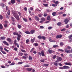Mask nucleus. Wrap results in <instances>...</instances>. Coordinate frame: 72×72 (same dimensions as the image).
Segmentation results:
<instances>
[{"label": "nucleus", "mask_w": 72, "mask_h": 72, "mask_svg": "<svg viewBox=\"0 0 72 72\" xmlns=\"http://www.w3.org/2000/svg\"><path fill=\"white\" fill-rule=\"evenodd\" d=\"M32 58L31 57L29 56V59L30 60H32Z\"/></svg>", "instance_id": "de8ad7c7"}, {"label": "nucleus", "mask_w": 72, "mask_h": 72, "mask_svg": "<svg viewBox=\"0 0 72 72\" xmlns=\"http://www.w3.org/2000/svg\"><path fill=\"white\" fill-rule=\"evenodd\" d=\"M14 44L15 45H18V43H17V40L16 39L14 41Z\"/></svg>", "instance_id": "4468645a"}, {"label": "nucleus", "mask_w": 72, "mask_h": 72, "mask_svg": "<svg viewBox=\"0 0 72 72\" xmlns=\"http://www.w3.org/2000/svg\"><path fill=\"white\" fill-rule=\"evenodd\" d=\"M43 5L44 6H47L48 5V4H43Z\"/></svg>", "instance_id": "4d7b16f0"}, {"label": "nucleus", "mask_w": 72, "mask_h": 72, "mask_svg": "<svg viewBox=\"0 0 72 72\" xmlns=\"http://www.w3.org/2000/svg\"><path fill=\"white\" fill-rule=\"evenodd\" d=\"M1 6L2 8H4L5 6V4H2Z\"/></svg>", "instance_id": "680f3d73"}, {"label": "nucleus", "mask_w": 72, "mask_h": 72, "mask_svg": "<svg viewBox=\"0 0 72 72\" xmlns=\"http://www.w3.org/2000/svg\"><path fill=\"white\" fill-rule=\"evenodd\" d=\"M35 40H36V39L35 38H33V39H31V41H32V43H33L35 41Z\"/></svg>", "instance_id": "dca6fc26"}, {"label": "nucleus", "mask_w": 72, "mask_h": 72, "mask_svg": "<svg viewBox=\"0 0 72 72\" xmlns=\"http://www.w3.org/2000/svg\"><path fill=\"white\" fill-rule=\"evenodd\" d=\"M24 67H30V66L29 65H25L24 66Z\"/></svg>", "instance_id": "bb28decb"}, {"label": "nucleus", "mask_w": 72, "mask_h": 72, "mask_svg": "<svg viewBox=\"0 0 72 72\" xmlns=\"http://www.w3.org/2000/svg\"><path fill=\"white\" fill-rule=\"evenodd\" d=\"M65 51L66 53H70L71 51L70 50H69L67 48H65L64 50Z\"/></svg>", "instance_id": "7ed1b4c3"}, {"label": "nucleus", "mask_w": 72, "mask_h": 72, "mask_svg": "<svg viewBox=\"0 0 72 72\" xmlns=\"http://www.w3.org/2000/svg\"><path fill=\"white\" fill-rule=\"evenodd\" d=\"M57 25L58 26H60L62 25V23L60 22H58L57 23Z\"/></svg>", "instance_id": "ddd939ff"}, {"label": "nucleus", "mask_w": 72, "mask_h": 72, "mask_svg": "<svg viewBox=\"0 0 72 72\" xmlns=\"http://www.w3.org/2000/svg\"><path fill=\"white\" fill-rule=\"evenodd\" d=\"M43 66H44L46 67H48V66H49V64H46L43 65Z\"/></svg>", "instance_id": "864d4df0"}, {"label": "nucleus", "mask_w": 72, "mask_h": 72, "mask_svg": "<svg viewBox=\"0 0 72 72\" xmlns=\"http://www.w3.org/2000/svg\"><path fill=\"white\" fill-rule=\"evenodd\" d=\"M42 15H43V14H38V17H40V18H41V17H42Z\"/></svg>", "instance_id": "412c9836"}, {"label": "nucleus", "mask_w": 72, "mask_h": 72, "mask_svg": "<svg viewBox=\"0 0 72 72\" xmlns=\"http://www.w3.org/2000/svg\"><path fill=\"white\" fill-rule=\"evenodd\" d=\"M46 11H47V13H49V12H51V10H50L49 9H47L46 10Z\"/></svg>", "instance_id": "ea45409f"}, {"label": "nucleus", "mask_w": 72, "mask_h": 72, "mask_svg": "<svg viewBox=\"0 0 72 72\" xmlns=\"http://www.w3.org/2000/svg\"><path fill=\"white\" fill-rule=\"evenodd\" d=\"M42 36L41 35H39L38 36V39H42Z\"/></svg>", "instance_id": "2f4dec72"}, {"label": "nucleus", "mask_w": 72, "mask_h": 72, "mask_svg": "<svg viewBox=\"0 0 72 72\" xmlns=\"http://www.w3.org/2000/svg\"><path fill=\"white\" fill-rule=\"evenodd\" d=\"M7 41H9V42H10V41H11V39L10 38H9L7 39Z\"/></svg>", "instance_id": "473e14b6"}, {"label": "nucleus", "mask_w": 72, "mask_h": 72, "mask_svg": "<svg viewBox=\"0 0 72 72\" xmlns=\"http://www.w3.org/2000/svg\"><path fill=\"white\" fill-rule=\"evenodd\" d=\"M19 33V34H20V35H22V34L23 33H22L20 31H19L18 32Z\"/></svg>", "instance_id": "e2e57ef3"}, {"label": "nucleus", "mask_w": 72, "mask_h": 72, "mask_svg": "<svg viewBox=\"0 0 72 72\" xmlns=\"http://www.w3.org/2000/svg\"><path fill=\"white\" fill-rule=\"evenodd\" d=\"M26 69L28 71H31L32 70V68H27Z\"/></svg>", "instance_id": "7c9ffc66"}, {"label": "nucleus", "mask_w": 72, "mask_h": 72, "mask_svg": "<svg viewBox=\"0 0 72 72\" xmlns=\"http://www.w3.org/2000/svg\"><path fill=\"white\" fill-rule=\"evenodd\" d=\"M18 13L19 14V15L20 17H21V16H22V14H21V13L19 12H18Z\"/></svg>", "instance_id": "e433bc0d"}, {"label": "nucleus", "mask_w": 72, "mask_h": 72, "mask_svg": "<svg viewBox=\"0 0 72 72\" xmlns=\"http://www.w3.org/2000/svg\"><path fill=\"white\" fill-rule=\"evenodd\" d=\"M57 5L56 4H53L52 5V6H54V7H55V6H57Z\"/></svg>", "instance_id": "8fccbe9b"}, {"label": "nucleus", "mask_w": 72, "mask_h": 72, "mask_svg": "<svg viewBox=\"0 0 72 72\" xmlns=\"http://www.w3.org/2000/svg\"><path fill=\"white\" fill-rule=\"evenodd\" d=\"M21 51H22V52H23L24 53H25V52H26V51L23 50L22 49L21 50Z\"/></svg>", "instance_id": "052dcab7"}, {"label": "nucleus", "mask_w": 72, "mask_h": 72, "mask_svg": "<svg viewBox=\"0 0 72 72\" xmlns=\"http://www.w3.org/2000/svg\"><path fill=\"white\" fill-rule=\"evenodd\" d=\"M15 64V63L13 62L11 64H10V66H13V65H14Z\"/></svg>", "instance_id": "37998d69"}, {"label": "nucleus", "mask_w": 72, "mask_h": 72, "mask_svg": "<svg viewBox=\"0 0 72 72\" xmlns=\"http://www.w3.org/2000/svg\"><path fill=\"white\" fill-rule=\"evenodd\" d=\"M22 63H23V62H19L18 63V64H22Z\"/></svg>", "instance_id": "09e8293b"}, {"label": "nucleus", "mask_w": 72, "mask_h": 72, "mask_svg": "<svg viewBox=\"0 0 72 72\" xmlns=\"http://www.w3.org/2000/svg\"><path fill=\"white\" fill-rule=\"evenodd\" d=\"M15 2V0H11V3L12 4H14Z\"/></svg>", "instance_id": "393cba45"}, {"label": "nucleus", "mask_w": 72, "mask_h": 72, "mask_svg": "<svg viewBox=\"0 0 72 72\" xmlns=\"http://www.w3.org/2000/svg\"><path fill=\"white\" fill-rule=\"evenodd\" d=\"M58 51H62V52H63L64 51V50H62L61 49H59L58 50Z\"/></svg>", "instance_id": "a19ab883"}, {"label": "nucleus", "mask_w": 72, "mask_h": 72, "mask_svg": "<svg viewBox=\"0 0 72 72\" xmlns=\"http://www.w3.org/2000/svg\"><path fill=\"white\" fill-rule=\"evenodd\" d=\"M3 18V15H0V19L1 20H2Z\"/></svg>", "instance_id": "58836bf2"}, {"label": "nucleus", "mask_w": 72, "mask_h": 72, "mask_svg": "<svg viewBox=\"0 0 72 72\" xmlns=\"http://www.w3.org/2000/svg\"><path fill=\"white\" fill-rule=\"evenodd\" d=\"M44 17H46L47 16V14H44L43 15Z\"/></svg>", "instance_id": "774afa93"}, {"label": "nucleus", "mask_w": 72, "mask_h": 72, "mask_svg": "<svg viewBox=\"0 0 72 72\" xmlns=\"http://www.w3.org/2000/svg\"><path fill=\"white\" fill-rule=\"evenodd\" d=\"M13 15H14V17L17 19V21H19L20 20V18H19V16L18 14H17V12H13L12 13Z\"/></svg>", "instance_id": "f257e3e1"}, {"label": "nucleus", "mask_w": 72, "mask_h": 72, "mask_svg": "<svg viewBox=\"0 0 72 72\" xmlns=\"http://www.w3.org/2000/svg\"><path fill=\"white\" fill-rule=\"evenodd\" d=\"M19 55H20L21 56H22L23 55V53H19Z\"/></svg>", "instance_id": "a18cd8bd"}, {"label": "nucleus", "mask_w": 72, "mask_h": 72, "mask_svg": "<svg viewBox=\"0 0 72 72\" xmlns=\"http://www.w3.org/2000/svg\"><path fill=\"white\" fill-rule=\"evenodd\" d=\"M62 37V35H58L56 36L57 39H60Z\"/></svg>", "instance_id": "39448f33"}, {"label": "nucleus", "mask_w": 72, "mask_h": 72, "mask_svg": "<svg viewBox=\"0 0 72 72\" xmlns=\"http://www.w3.org/2000/svg\"><path fill=\"white\" fill-rule=\"evenodd\" d=\"M34 50H35V48H33L30 51V52L31 53V52H32V51H33Z\"/></svg>", "instance_id": "69168bd1"}, {"label": "nucleus", "mask_w": 72, "mask_h": 72, "mask_svg": "<svg viewBox=\"0 0 72 72\" xmlns=\"http://www.w3.org/2000/svg\"><path fill=\"white\" fill-rule=\"evenodd\" d=\"M66 48L68 49L69 50H70V49H71V47L69 46H68L67 47V48Z\"/></svg>", "instance_id": "79ce46f5"}, {"label": "nucleus", "mask_w": 72, "mask_h": 72, "mask_svg": "<svg viewBox=\"0 0 72 72\" xmlns=\"http://www.w3.org/2000/svg\"><path fill=\"white\" fill-rule=\"evenodd\" d=\"M64 64L65 65H68V66H72V64H71V63H68V62H65L64 63Z\"/></svg>", "instance_id": "6e6552de"}, {"label": "nucleus", "mask_w": 72, "mask_h": 72, "mask_svg": "<svg viewBox=\"0 0 72 72\" xmlns=\"http://www.w3.org/2000/svg\"><path fill=\"white\" fill-rule=\"evenodd\" d=\"M4 26L5 28H6V27H7V26H8V24H6V23H4Z\"/></svg>", "instance_id": "c9c22d12"}, {"label": "nucleus", "mask_w": 72, "mask_h": 72, "mask_svg": "<svg viewBox=\"0 0 72 72\" xmlns=\"http://www.w3.org/2000/svg\"><path fill=\"white\" fill-rule=\"evenodd\" d=\"M53 27L51 26H50L48 27V30H51V29H52Z\"/></svg>", "instance_id": "c03bdc74"}, {"label": "nucleus", "mask_w": 72, "mask_h": 72, "mask_svg": "<svg viewBox=\"0 0 72 72\" xmlns=\"http://www.w3.org/2000/svg\"><path fill=\"white\" fill-rule=\"evenodd\" d=\"M35 32V30H32L30 31V33L31 34H33Z\"/></svg>", "instance_id": "1a4fd4ad"}, {"label": "nucleus", "mask_w": 72, "mask_h": 72, "mask_svg": "<svg viewBox=\"0 0 72 72\" xmlns=\"http://www.w3.org/2000/svg\"><path fill=\"white\" fill-rule=\"evenodd\" d=\"M61 31H63V32H64V31H66V29L63 28V29H62Z\"/></svg>", "instance_id": "3c124183"}, {"label": "nucleus", "mask_w": 72, "mask_h": 72, "mask_svg": "<svg viewBox=\"0 0 72 72\" xmlns=\"http://www.w3.org/2000/svg\"><path fill=\"white\" fill-rule=\"evenodd\" d=\"M54 64L55 65V66H58V64L57 63V62H54Z\"/></svg>", "instance_id": "49530a36"}, {"label": "nucleus", "mask_w": 72, "mask_h": 72, "mask_svg": "<svg viewBox=\"0 0 72 72\" xmlns=\"http://www.w3.org/2000/svg\"><path fill=\"white\" fill-rule=\"evenodd\" d=\"M3 43L5 45H9V44L7 43V42L6 41H3Z\"/></svg>", "instance_id": "9b49d317"}, {"label": "nucleus", "mask_w": 72, "mask_h": 72, "mask_svg": "<svg viewBox=\"0 0 72 72\" xmlns=\"http://www.w3.org/2000/svg\"><path fill=\"white\" fill-rule=\"evenodd\" d=\"M56 57H57V56H56V55H55L53 57V59H55Z\"/></svg>", "instance_id": "bf43d9fd"}, {"label": "nucleus", "mask_w": 72, "mask_h": 72, "mask_svg": "<svg viewBox=\"0 0 72 72\" xmlns=\"http://www.w3.org/2000/svg\"><path fill=\"white\" fill-rule=\"evenodd\" d=\"M47 19L48 21H50L51 20V19L50 18V16H48L47 18Z\"/></svg>", "instance_id": "f8f14e48"}, {"label": "nucleus", "mask_w": 72, "mask_h": 72, "mask_svg": "<svg viewBox=\"0 0 72 72\" xmlns=\"http://www.w3.org/2000/svg\"><path fill=\"white\" fill-rule=\"evenodd\" d=\"M57 60L56 61V62H59L60 61H61L62 60V58L60 57H57Z\"/></svg>", "instance_id": "f03ea898"}, {"label": "nucleus", "mask_w": 72, "mask_h": 72, "mask_svg": "<svg viewBox=\"0 0 72 72\" xmlns=\"http://www.w3.org/2000/svg\"><path fill=\"white\" fill-rule=\"evenodd\" d=\"M10 11L8 10V12H7V14L8 15H10Z\"/></svg>", "instance_id": "603ef678"}, {"label": "nucleus", "mask_w": 72, "mask_h": 72, "mask_svg": "<svg viewBox=\"0 0 72 72\" xmlns=\"http://www.w3.org/2000/svg\"><path fill=\"white\" fill-rule=\"evenodd\" d=\"M14 50H15V51H17V50H18V49L17 48H14Z\"/></svg>", "instance_id": "5fc2aeb1"}, {"label": "nucleus", "mask_w": 72, "mask_h": 72, "mask_svg": "<svg viewBox=\"0 0 72 72\" xmlns=\"http://www.w3.org/2000/svg\"><path fill=\"white\" fill-rule=\"evenodd\" d=\"M31 10L32 11L33 10V8L32 7H30L29 9Z\"/></svg>", "instance_id": "13d9d810"}, {"label": "nucleus", "mask_w": 72, "mask_h": 72, "mask_svg": "<svg viewBox=\"0 0 72 72\" xmlns=\"http://www.w3.org/2000/svg\"><path fill=\"white\" fill-rule=\"evenodd\" d=\"M64 69H69L70 68L69 67L66 66H63Z\"/></svg>", "instance_id": "423d86ee"}, {"label": "nucleus", "mask_w": 72, "mask_h": 72, "mask_svg": "<svg viewBox=\"0 0 72 72\" xmlns=\"http://www.w3.org/2000/svg\"><path fill=\"white\" fill-rule=\"evenodd\" d=\"M6 38V37H1L0 39H2V40H5Z\"/></svg>", "instance_id": "f3484780"}, {"label": "nucleus", "mask_w": 72, "mask_h": 72, "mask_svg": "<svg viewBox=\"0 0 72 72\" xmlns=\"http://www.w3.org/2000/svg\"><path fill=\"white\" fill-rule=\"evenodd\" d=\"M43 39L44 40H46V37H45L44 36H42V39Z\"/></svg>", "instance_id": "c85d7f7f"}, {"label": "nucleus", "mask_w": 72, "mask_h": 72, "mask_svg": "<svg viewBox=\"0 0 72 72\" xmlns=\"http://www.w3.org/2000/svg\"><path fill=\"white\" fill-rule=\"evenodd\" d=\"M23 19L24 21V22H27V19L24 17L23 18Z\"/></svg>", "instance_id": "aec40b11"}, {"label": "nucleus", "mask_w": 72, "mask_h": 72, "mask_svg": "<svg viewBox=\"0 0 72 72\" xmlns=\"http://www.w3.org/2000/svg\"><path fill=\"white\" fill-rule=\"evenodd\" d=\"M56 12H53L52 13V15L53 16H55L56 15Z\"/></svg>", "instance_id": "5701e85b"}, {"label": "nucleus", "mask_w": 72, "mask_h": 72, "mask_svg": "<svg viewBox=\"0 0 72 72\" xmlns=\"http://www.w3.org/2000/svg\"><path fill=\"white\" fill-rule=\"evenodd\" d=\"M60 45H64V43L63 42L60 43Z\"/></svg>", "instance_id": "6e6d98bb"}, {"label": "nucleus", "mask_w": 72, "mask_h": 72, "mask_svg": "<svg viewBox=\"0 0 72 72\" xmlns=\"http://www.w3.org/2000/svg\"><path fill=\"white\" fill-rule=\"evenodd\" d=\"M17 27L19 29H21V28H22V26H21V25L19 24H18L17 25Z\"/></svg>", "instance_id": "4be33fe9"}, {"label": "nucleus", "mask_w": 72, "mask_h": 72, "mask_svg": "<svg viewBox=\"0 0 72 72\" xmlns=\"http://www.w3.org/2000/svg\"><path fill=\"white\" fill-rule=\"evenodd\" d=\"M35 18L37 21H40V19H39V17H38L35 16Z\"/></svg>", "instance_id": "a211bd4d"}, {"label": "nucleus", "mask_w": 72, "mask_h": 72, "mask_svg": "<svg viewBox=\"0 0 72 72\" xmlns=\"http://www.w3.org/2000/svg\"><path fill=\"white\" fill-rule=\"evenodd\" d=\"M3 28V25L1 24H0V30H2Z\"/></svg>", "instance_id": "b1692460"}, {"label": "nucleus", "mask_w": 72, "mask_h": 72, "mask_svg": "<svg viewBox=\"0 0 72 72\" xmlns=\"http://www.w3.org/2000/svg\"><path fill=\"white\" fill-rule=\"evenodd\" d=\"M17 36V39L18 41H19L20 40V39H21V38L22 37V35H21L18 34Z\"/></svg>", "instance_id": "20e7f679"}, {"label": "nucleus", "mask_w": 72, "mask_h": 72, "mask_svg": "<svg viewBox=\"0 0 72 72\" xmlns=\"http://www.w3.org/2000/svg\"><path fill=\"white\" fill-rule=\"evenodd\" d=\"M1 68H5V66H1Z\"/></svg>", "instance_id": "0e129e2a"}, {"label": "nucleus", "mask_w": 72, "mask_h": 72, "mask_svg": "<svg viewBox=\"0 0 72 72\" xmlns=\"http://www.w3.org/2000/svg\"><path fill=\"white\" fill-rule=\"evenodd\" d=\"M42 21H45V19L44 18V17H42L40 19Z\"/></svg>", "instance_id": "c756f323"}, {"label": "nucleus", "mask_w": 72, "mask_h": 72, "mask_svg": "<svg viewBox=\"0 0 72 72\" xmlns=\"http://www.w3.org/2000/svg\"><path fill=\"white\" fill-rule=\"evenodd\" d=\"M40 62H44V61H45V60H44V59L40 60Z\"/></svg>", "instance_id": "338daca9"}, {"label": "nucleus", "mask_w": 72, "mask_h": 72, "mask_svg": "<svg viewBox=\"0 0 72 72\" xmlns=\"http://www.w3.org/2000/svg\"><path fill=\"white\" fill-rule=\"evenodd\" d=\"M30 42V40L28 39L26 40V44H28Z\"/></svg>", "instance_id": "a878e982"}, {"label": "nucleus", "mask_w": 72, "mask_h": 72, "mask_svg": "<svg viewBox=\"0 0 72 72\" xmlns=\"http://www.w3.org/2000/svg\"><path fill=\"white\" fill-rule=\"evenodd\" d=\"M13 35L15 36H17L18 35V33L17 32H14L13 33Z\"/></svg>", "instance_id": "2eb2a0df"}, {"label": "nucleus", "mask_w": 72, "mask_h": 72, "mask_svg": "<svg viewBox=\"0 0 72 72\" xmlns=\"http://www.w3.org/2000/svg\"><path fill=\"white\" fill-rule=\"evenodd\" d=\"M64 22H65V24H66L68 23V22H69V21L67 19H66L64 20Z\"/></svg>", "instance_id": "0eeeda50"}, {"label": "nucleus", "mask_w": 72, "mask_h": 72, "mask_svg": "<svg viewBox=\"0 0 72 72\" xmlns=\"http://www.w3.org/2000/svg\"><path fill=\"white\" fill-rule=\"evenodd\" d=\"M1 51L3 53V54H6V53L5 52L2 50H1Z\"/></svg>", "instance_id": "f704fd0d"}, {"label": "nucleus", "mask_w": 72, "mask_h": 72, "mask_svg": "<svg viewBox=\"0 0 72 72\" xmlns=\"http://www.w3.org/2000/svg\"><path fill=\"white\" fill-rule=\"evenodd\" d=\"M68 37L69 38V39H71V40H72V39L71 37H72V34L69 36H68Z\"/></svg>", "instance_id": "6ab92c4d"}, {"label": "nucleus", "mask_w": 72, "mask_h": 72, "mask_svg": "<svg viewBox=\"0 0 72 72\" xmlns=\"http://www.w3.org/2000/svg\"><path fill=\"white\" fill-rule=\"evenodd\" d=\"M45 52H44V51H42L41 53L42 54V56L43 57H45V55L44 54Z\"/></svg>", "instance_id": "9d476101"}, {"label": "nucleus", "mask_w": 72, "mask_h": 72, "mask_svg": "<svg viewBox=\"0 0 72 72\" xmlns=\"http://www.w3.org/2000/svg\"><path fill=\"white\" fill-rule=\"evenodd\" d=\"M48 51L49 52V53H50V54H51V53H53L52 51L50 50H48Z\"/></svg>", "instance_id": "4c0bfd02"}, {"label": "nucleus", "mask_w": 72, "mask_h": 72, "mask_svg": "<svg viewBox=\"0 0 72 72\" xmlns=\"http://www.w3.org/2000/svg\"><path fill=\"white\" fill-rule=\"evenodd\" d=\"M11 19L12 21H15V19L13 17H11Z\"/></svg>", "instance_id": "cd10ccee"}, {"label": "nucleus", "mask_w": 72, "mask_h": 72, "mask_svg": "<svg viewBox=\"0 0 72 72\" xmlns=\"http://www.w3.org/2000/svg\"><path fill=\"white\" fill-rule=\"evenodd\" d=\"M25 33H26V34H30V32H29L28 31H26L25 32Z\"/></svg>", "instance_id": "72a5a7b5"}]
</instances>
